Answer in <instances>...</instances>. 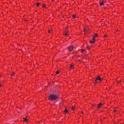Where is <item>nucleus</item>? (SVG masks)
<instances>
[{
    "label": "nucleus",
    "instance_id": "1",
    "mask_svg": "<svg viewBox=\"0 0 124 124\" xmlns=\"http://www.w3.org/2000/svg\"><path fill=\"white\" fill-rule=\"evenodd\" d=\"M58 98V96L54 94H50L48 97L49 99L51 100H56Z\"/></svg>",
    "mask_w": 124,
    "mask_h": 124
},
{
    "label": "nucleus",
    "instance_id": "2",
    "mask_svg": "<svg viewBox=\"0 0 124 124\" xmlns=\"http://www.w3.org/2000/svg\"><path fill=\"white\" fill-rule=\"evenodd\" d=\"M89 29L87 27H86L84 29V31L85 33V34L87 32L89 31Z\"/></svg>",
    "mask_w": 124,
    "mask_h": 124
},
{
    "label": "nucleus",
    "instance_id": "3",
    "mask_svg": "<svg viewBox=\"0 0 124 124\" xmlns=\"http://www.w3.org/2000/svg\"><path fill=\"white\" fill-rule=\"evenodd\" d=\"M74 47L72 46H71L68 48V49L69 52H71L73 49Z\"/></svg>",
    "mask_w": 124,
    "mask_h": 124
},
{
    "label": "nucleus",
    "instance_id": "4",
    "mask_svg": "<svg viewBox=\"0 0 124 124\" xmlns=\"http://www.w3.org/2000/svg\"><path fill=\"white\" fill-rule=\"evenodd\" d=\"M102 79H101L100 78V76H99L95 80V82L96 83H97L98 81H97L98 80H99L100 81Z\"/></svg>",
    "mask_w": 124,
    "mask_h": 124
},
{
    "label": "nucleus",
    "instance_id": "5",
    "mask_svg": "<svg viewBox=\"0 0 124 124\" xmlns=\"http://www.w3.org/2000/svg\"><path fill=\"white\" fill-rule=\"evenodd\" d=\"M95 39L94 38L92 40H91L90 41V42L91 43H94L95 41Z\"/></svg>",
    "mask_w": 124,
    "mask_h": 124
},
{
    "label": "nucleus",
    "instance_id": "6",
    "mask_svg": "<svg viewBox=\"0 0 124 124\" xmlns=\"http://www.w3.org/2000/svg\"><path fill=\"white\" fill-rule=\"evenodd\" d=\"M69 33L67 32V31H65L64 33V34L65 36H68Z\"/></svg>",
    "mask_w": 124,
    "mask_h": 124
},
{
    "label": "nucleus",
    "instance_id": "7",
    "mask_svg": "<svg viewBox=\"0 0 124 124\" xmlns=\"http://www.w3.org/2000/svg\"><path fill=\"white\" fill-rule=\"evenodd\" d=\"M103 105V104L101 103H100L99 105L98 106V108H100V107Z\"/></svg>",
    "mask_w": 124,
    "mask_h": 124
},
{
    "label": "nucleus",
    "instance_id": "8",
    "mask_svg": "<svg viewBox=\"0 0 124 124\" xmlns=\"http://www.w3.org/2000/svg\"><path fill=\"white\" fill-rule=\"evenodd\" d=\"M100 6H101L104 5V4L103 2H101L100 3Z\"/></svg>",
    "mask_w": 124,
    "mask_h": 124
},
{
    "label": "nucleus",
    "instance_id": "9",
    "mask_svg": "<svg viewBox=\"0 0 124 124\" xmlns=\"http://www.w3.org/2000/svg\"><path fill=\"white\" fill-rule=\"evenodd\" d=\"M70 69H73L74 68V66L70 64Z\"/></svg>",
    "mask_w": 124,
    "mask_h": 124
},
{
    "label": "nucleus",
    "instance_id": "10",
    "mask_svg": "<svg viewBox=\"0 0 124 124\" xmlns=\"http://www.w3.org/2000/svg\"><path fill=\"white\" fill-rule=\"evenodd\" d=\"M24 119V121L25 122H26L27 121V119L26 118H23Z\"/></svg>",
    "mask_w": 124,
    "mask_h": 124
},
{
    "label": "nucleus",
    "instance_id": "11",
    "mask_svg": "<svg viewBox=\"0 0 124 124\" xmlns=\"http://www.w3.org/2000/svg\"><path fill=\"white\" fill-rule=\"evenodd\" d=\"M97 36H98V35L97 34H94V36H93V38H94V39L95 38L97 37Z\"/></svg>",
    "mask_w": 124,
    "mask_h": 124
},
{
    "label": "nucleus",
    "instance_id": "12",
    "mask_svg": "<svg viewBox=\"0 0 124 124\" xmlns=\"http://www.w3.org/2000/svg\"><path fill=\"white\" fill-rule=\"evenodd\" d=\"M68 110H67L65 109L64 111V112H65V113H66L68 112Z\"/></svg>",
    "mask_w": 124,
    "mask_h": 124
},
{
    "label": "nucleus",
    "instance_id": "13",
    "mask_svg": "<svg viewBox=\"0 0 124 124\" xmlns=\"http://www.w3.org/2000/svg\"><path fill=\"white\" fill-rule=\"evenodd\" d=\"M15 72H13L12 73V74H11V76H12L14 75H15Z\"/></svg>",
    "mask_w": 124,
    "mask_h": 124
},
{
    "label": "nucleus",
    "instance_id": "14",
    "mask_svg": "<svg viewBox=\"0 0 124 124\" xmlns=\"http://www.w3.org/2000/svg\"><path fill=\"white\" fill-rule=\"evenodd\" d=\"M75 109L74 106H73L71 107V109L72 110H74Z\"/></svg>",
    "mask_w": 124,
    "mask_h": 124
},
{
    "label": "nucleus",
    "instance_id": "15",
    "mask_svg": "<svg viewBox=\"0 0 124 124\" xmlns=\"http://www.w3.org/2000/svg\"><path fill=\"white\" fill-rule=\"evenodd\" d=\"M85 51V50L82 49L81 50V52L83 53Z\"/></svg>",
    "mask_w": 124,
    "mask_h": 124
},
{
    "label": "nucleus",
    "instance_id": "16",
    "mask_svg": "<svg viewBox=\"0 0 124 124\" xmlns=\"http://www.w3.org/2000/svg\"><path fill=\"white\" fill-rule=\"evenodd\" d=\"M76 17V16L75 15H73V18H75Z\"/></svg>",
    "mask_w": 124,
    "mask_h": 124
},
{
    "label": "nucleus",
    "instance_id": "17",
    "mask_svg": "<svg viewBox=\"0 0 124 124\" xmlns=\"http://www.w3.org/2000/svg\"><path fill=\"white\" fill-rule=\"evenodd\" d=\"M40 4V3H38L37 4V6H39V5Z\"/></svg>",
    "mask_w": 124,
    "mask_h": 124
},
{
    "label": "nucleus",
    "instance_id": "18",
    "mask_svg": "<svg viewBox=\"0 0 124 124\" xmlns=\"http://www.w3.org/2000/svg\"><path fill=\"white\" fill-rule=\"evenodd\" d=\"M59 73V71H57L56 72V74H58Z\"/></svg>",
    "mask_w": 124,
    "mask_h": 124
},
{
    "label": "nucleus",
    "instance_id": "19",
    "mask_svg": "<svg viewBox=\"0 0 124 124\" xmlns=\"http://www.w3.org/2000/svg\"><path fill=\"white\" fill-rule=\"evenodd\" d=\"M43 7H45V4H44V5H43Z\"/></svg>",
    "mask_w": 124,
    "mask_h": 124
},
{
    "label": "nucleus",
    "instance_id": "20",
    "mask_svg": "<svg viewBox=\"0 0 124 124\" xmlns=\"http://www.w3.org/2000/svg\"><path fill=\"white\" fill-rule=\"evenodd\" d=\"M48 32L49 33H51L50 31L49 30H48Z\"/></svg>",
    "mask_w": 124,
    "mask_h": 124
},
{
    "label": "nucleus",
    "instance_id": "21",
    "mask_svg": "<svg viewBox=\"0 0 124 124\" xmlns=\"http://www.w3.org/2000/svg\"><path fill=\"white\" fill-rule=\"evenodd\" d=\"M67 31V32L68 33V32H69V31H68V30H66V31Z\"/></svg>",
    "mask_w": 124,
    "mask_h": 124
},
{
    "label": "nucleus",
    "instance_id": "22",
    "mask_svg": "<svg viewBox=\"0 0 124 124\" xmlns=\"http://www.w3.org/2000/svg\"><path fill=\"white\" fill-rule=\"evenodd\" d=\"M116 110H114V112H116Z\"/></svg>",
    "mask_w": 124,
    "mask_h": 124
},
{
    "label": "nucleus",
    "instance_id": "23",
    "mask_svg": "<svg viewBox=\"0 0 124 124\" xmlns=\"http://www.w3.org/2000/svg\"><path fill=\"white\" fill-rule=\"evenodd\" d=\"M1 86H2V85L0 84V87H1Z\"/></svg>",
    "mask_w": 124,
    "mask_h": 124
},
{
    "label": "nucleus",
    "instance_id": "24",
    "mask_svg": "<svg viewBox=\"0 0 124 124\" xmlns=\"http://www.w3.org/2000/svg\"><path fill=\"white\" fill-rule=\"evenodd\" d=\"M107 35H104V36H105V37H107Z\"/></svg>",
    "mask_w": 124,
    "mask_h": 124
},
{
    "label": "nucleus",
    "instance_id": "25",
    "mask_svg": "<svg viewBox=\"0 0 124 124\" xmlns=\"http://www.w3.org/2000/svg\"><path fill=\"white\" fill-rule=\"evenodd\" d=\"M87 48L88 49H89V47L88 46V47H87Z\"/></svg>",
    "mask_w": 124,
    "mask_h": 124
},
{
    "label": "nucleus",
    "instance_id": "26",
    "mask_svg": "<svg viewBox=\"0 0 124 124\" xmlns=\"http://www.w3.org/2000/svg\"><path fill=\"white\" fill-rule=\"evenodd\" d=\"M51 31H52V29H51Z\"/></svg>",
    "mask_w": 124,
    "mask_h": 124
},
{
    "label": "nucleus",
    "instance_id": "27",
    "mask_svg": "<svg viewBox=\"0 0 124 124\" xmlns=\"http://www.w3.org/2000/svg\"><path fill=\"white\" fill-rule=\"evenodd\" d=\"M81 113H83V112H81Z\"/></svg>",
    "mask_w": 124,
    "mask_h": 124
},
{
    "label": "nucleus",
    "instance_id": "28",
    "mask_svg": "<svg viewBox=\"0 0 124 124\" xmlns=\"http://www.w3.org/2000/svg\"><path fill=\"white\" fill-rule=\"evenodd\" d=\"M92 106H94V105H92Z\"/></svg>",
    "mask_w": 124,
    "mask_h": 124
},
{
    "label": "nucleus",
    "instance_id": "29",
    "mask_svg": "<svg viewBox=\"0 0 124 124\" xmlns=\"http://www.w3.org/2000/svg\"><path fill=\"white\" fill-rule=\"evenodd\" d=\"M79 61H80V59L79 60Z\"/></svg>",
    "mask_w": 124,
    "mask_h": 124
},
{
    "label": "nucleus",
    "instance_id": "30",
    "mask_svg": "<svg viewBox=\"0 0 124 124\" xmlns=\"http://www.w3.org/2000/svg\"><path fill=\"white\" fill-rule=\"evenodd\" d=\"M54 0H52V1Z\"/></svg>",
    "mask_w": 124,
    "mask_h": 124
},
{
    "label": "nucleus",
    "instance_id": "31",
    "mask_svg": "<svg viewBox=\"0 0 124 124\" xmlns=\"http://www.w3.org/2000/svg\"><path fill=\"white\" fill-rule=\"evenodd\" d=\"M0 77H1V76L0 75Z\"/></svg>",
    "mask_w": 124,
    "mask_h": 124
}]
</instances>
